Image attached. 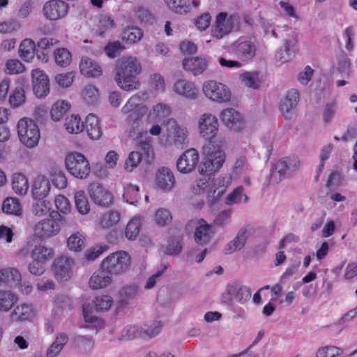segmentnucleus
I'll list each match as a JSON object with an SVG mask.
<instances>
[{"label": "nucleus", "mask_w": 357, "mask_h": 357, "mask_svg": "<svg viewBox=\"0 0 357 357\" xmlns=\"http://www.w3.org/2000/svg\"><path fill=\"white\" fill-rule=\"evenodd\" d=\"M142 161V153L139 151H132L128 158L126 159L124 165V169L129 172L136 168Z\"/></svg>", "instance_id": "bf43d9fd"}, {"label": "nucleus", "mask_w": 357, "mask_h": 357, "mask_svg": "<svg viewBox=\"0 0 357 357\" xmlns=\"http://www.w3.org/2000/svg\"><path fill=\"white\" fill-rule=\"evenodd\" d=\"M208 66V61L204 57H188L183 61V68L194 75L202 74Z\"/></svg>", "instance_id": "cd10ccee"}, {"label": "nucleus", "mask_w": 357, "mask_h": 357, "mask_svg": "<svg viewBox=\"0 0 357 357\" xmlns=\"http://www.w3.org/2000/svg\"><path fill=\"white\" fill-rule=\"evenodd\" d=\"M84 99L89 103L93 105L98 100V91L97 88L92 85L86 86L82 92Z\"/></svg>", "instance_id": "0e129e2a"}, {"label": "nucleus", "mask_w": 357, "mask_h": 357, "mask_svg": "<svg viewBox=\"0 0 357 357\" xmlns=\"http://www.w3.org/2000/svg\"><path fill=\"white\" fill-rule=\"evenodd\" d=\"M182 244L181 238L180 236H174L168 239L166 245V254L173 255H178L181 252Z\"/></svg>", "instance_id": "4d7b16f0"}, {"label": "nucleus", "mask_w": 357, "mask_h": 357, "mask_svg": "<svg viewBox=\"0 0 357 357\" xmlns=\"http://www.w3.org/2000/svg\"><path fill=\"white\" fill-rule=\"evenodd\" d=\"M21 280L20 273L15 268H0V284L14 285Z\"/></svg>", "instance_id": "c9c22d12"}, {"label": "nucleus", "mask_w": 357, "mask_h": 357, "mask_svg": "<svg viewBox=\"0 0 357 357\" xmlns=\"http://www.w3.org/2000/svg\"><path fill=\"white\" fill-rule=\"evenodd\" d=\"M112 275L107 270L100 268L96 271L89 280V286L93 289H98L108 286L112 280Z\"/></svg>", "instance_id": "c85d7f7f"}, {"label": "nucleus", "mask_w": 357, "mask_h": 357, "mask_svg": "<svg viewBox=\"0 0 357 357\" xmlns=\"http://www.w3.org/2000/svg\"><path fill=\"white\" fill-rule=\"evenodd\" d=\"M232 215V210L231 209H225L220 212H219L216 216L215 217L213 221V228L215 227H220V228H225L226 227L229 220H231Z\"/></svg>", "instance_id": "864d4df0"}, {"label": "nucleus", "mask_w": 357, "mask_h": 357, "mask_svg": "<svg viewBox=\"0 0 357 357\" xmlns=\"http://www.w3.org/2000/svg\"><path fill=\"white\" fill-rule=\"evenodd\" d=\"M252 231V227L249 225L241 227L234 237L225 247L224 252L225 254H231L242 250L247 242V240Z\"/></svg>", "instance_id": "6ab92c4d"}, {"label": "nucleus", "mask_w": 357, "mask_h": 357, "mask_svg": "<svg viewBox=\"0 0 357 357\" xmlns=\"http://www.w3.org/2000/svg\"><path fill=\"white\" fill-rule=\"evenodd\" d=\"M142 31L136 26L127 27L123 32V38L130 43H137L142 39Z\"/></svg>", "instance_id": "5fc2aeb1"}, {"label": "nucleus", "mask_w": 357, "mask_h": 357, "mask_svg": "<svg viewBox=\"0 0 357 357\" xmlns=\"http://www.w3.org/2000/svg\"><path fill=\"white\" fill-rule=\"evenodd\" d=\"M68 9V4L62 0H50L43 5V13L47 20L56 21L63 18Z\"/></svg>", "instance_id": "9b49d317"}, {"label": "nucleus", "mask_w": 357, "mask_h": 357, "mask_svg": "<svg viewBox=\"0 0 357 357\" xmlns=\"http://www.w3.org/2000/svg\"><path fill=\"white\" fill-rule=\"evenodd\" d=\"M54 251L52 248H47L43 245H36L32 249L31 257L32 259L38 260L45 264L47 261L53 257Z\"/></svg>", "instance_id": "e433bc0d"}, {"label": "nucleus", "mask_w": 357, "mask_h": 357, "mask_svg": "<svg viewBox=\"0 0 357 357\" xmlns=\"http://www.w3.org/2000/svg\"><path fill=\"white\" fill-rule=\"evenodd\" d=\"M17 132L20 140L29 148L38 144L40 139V131L34 121L22 119L17 123Z\"/></svg>", "instance_id": "0eeeda50"}, {"label": "nucleus", "mask_w": 357, "mask_h": 357, "mask_svg": "<svg viewBox=\"0 0 357 357\" xmlns=\"http://www.w3.org/2000/svg\"><path fill=\"white\" fill-rule=\"evenodd\" d=\"M17 296L8 291L0 290V312H8L17 303Z\"/></svg>", "instance_id": "37998d69"}, {"label": "nucleus", "mask_w": 357, "mask_h": 357, "mask_svg": "<svg viewBox=\"0 0 357 357\" xmlns=\"http://www.w3.org/2000/svg\"><path fill=\"white\" fill-rule=\"evenodd\" d=\"M172 219L170 212L165 208H160L155 212V222L160 226H165L169 224L172 221Z\"/></svg>", "instance_id": "774afa93"}, {"label": "nucleus", "mask_w": 357, "mask_h": 357, "mask_svg": "<svg viewBox=\"0 0 357 357\" xmlns=\"http://www.w3.org/2000/svg\"><path fill=\"white\" fill-rule=\"evenodd\" d=\"M225 160V155L222 150L217 149L207 153L199 166V174L213 176L222 166Z\"/></svg>", "instance_id": "9d476101"}, {"label": "nucleus", "mask_w": 357, "mask_h": 357, "mask_svg": "<svg viewBox=\"0 0 357 357\" xmlns=\"http://www.w3.org/2000/svg\"><path fill=\"white\" fill-rule=\"evenodd\" d=\"M32 213L38 217L50 213V203L43 199H38L32 206Z\"/></svg>", "instance_id": "052dcab7"}, {"label": "nucleus", "mask_w": 357, "mask_h": 357, "mask_svg": "<svg viewBox=\"0 0 357 357\" xmlns=\"http://www.w3.org/2000/svg\"><path fill=\"white\" fill-rule=\"evenodd\" d=\"M51 189L49 179L45 176L39 175L33 181L32 185V196L35 199H40L47 197Z\"/></svg>", "instance_id": "bb28decb"}, {"label": "nucleus", "mask_w": 357, "mask_h": 357, "mask_svg": "<svg viewBox=\"0 0 357 357\" xmlns=\"http://www.w3.org/2000/svg\"><path fill=\"white\" fill-rule=\"evenodd\" d=\"M204 95L213 101L218 102H227L231 98L229 89L225 84L214 80H209L203 84Z\"/></svg>", "instance_id": "1a4fd4ad"}, {"label": "nucleus", "mask_w": 357, "mask_h": 357, "mask_svg": "<svg viewBox=\"0 0 357 357\" xmlns=\"http://www.w3.org/2000/svg\"><path fill=\"white\" fill-rule=\"evenodd\" d=\"M171 113L170 107L164 103H158L153 107L152 110L153 115L158 120H162L169 116Z\"/></svg>", "instance_id": "338daca9"}, {"label": "nucleus", "mask_w": 357, "mask_h": 357, "mask_svg": "<svg viewBox=\"0 0 357 357\" xmlns=\"http://www.w3.org/2000/svg\"><path fill=\"white\" fill-rule=\"evenodd\" d=\"M234 45L235 54L241 61H249L255 56L257 47L255 42L250 40H238Z\"/></svg>", "instance_id": "412c9836"}, {"label": "nucleus", "mask_w": 357, "mask_h": 357, "mask_svg": "<svg viewBox=\"0 0 357 357\" xmlns=\"http://www.w3.org/2000/svg\"><path fill=\"white\" fill-rule=\"evenodd\" d=\"M70 104L65 100H59L52 106L50 115L54 121H59L70 109Z\"/></svg>", "instance_id": "de8ad7c7"}, {"label": "nucleus", "mask_w": 357, "mask_h": 357, "mask_svg": "<svg viewBox=\"0 0 357 357\" xmlns=\"http://www.w3.org/2000/svg\"><path fill=\"white\" fill-rule=\"evenodd\" d=\"M167 132L172 134L174 137V144L181 146L185 143L188 136V130L185 128L179 126L174 119H168L163 121Z\"/></svg>", "instance_id": "b1692460"}, {"label": "nucleus", "mask_w": 357, "mask_h": 357, "mask_svg": "<svg viewBox=\"0 0 357 357\" xmlns=\"http://www.w3.org/2000/svg\"><path fill=\"white\" fill-rule=\"evenodd\" d=\"M199 161V154L195 149L185 151L177 160V169L183 174L192 172Z\"/></svg>", "instance_id": "f3484780"}, {"label": "nucleus", "mask_w": 357, "mask_h": 357, "mask_svg": "<svg viewBox=\"0 0 357 357\" xmlns=\"http://www.w3.org/2000/svg\"><path fill=\"white\" fill-rule=\"evenodd\" d=\"M32 86L34 94L38 98H43L50 92V83L47 75L39 69H35L31 73Z\"/></svg>", "instance_id": "dca6fc26"}, {"label": "nucleus", "mask_w": 357, "mask_h": 357, "mask_svg": "<svg viewBox=\"0 0 357 357\" xmlns=\"http://www.w3.org/2000/svg\"><path fill=\"white\" fill-rule=\"evenodd\" d=\"M37 46L35 42L30 39L23 40L19 47L20 56L26 62H31L36 55Z\"/></svg>", "instance_id": "473e14b6"}, {"label": "nucleus", "mask_w": 357, "mask_h": 357, "mask_svg": "<svg viewBox=\"0 0 357 357\" xmlns=\"http://www.w3.org/2000/svg\"><path fill=\"white\" fill-rule=\"evenodd\" d=\"M199 130L200 135L205 139H212L216 136L218 131L217 118L211 114H202L199 120Z\"/></svg>", "instance_id": "4468645a"}, {"label": "nucleus", "mask_w": 357, "mask_h": 357, "mask_svg": "<svg viewBox=\"0 0 357 357\" xmlns=\"http://www.w3.org/2000/svg\"><path fill=\"white\" fill-rule=\"evenodd\" d=\"M82 74L89 77H98L102 73V68L99 63L89 57H82L79 63Z\"/></svg>", "instance_id": "c756f323"}, {"label": "nucleus", "mask_w": 357, "mask_h": 357, "mask_svg": "<svg viewBox=\"0 0 357 357\" xmlns=\"http://www.w3.org/2000/svg\"><path fill=\"white\" fill-rule=\"evenodd\" d=\"M252 291L250 287L243 284L238 280L229 282L221 295L222 302L231 304L234 302L245 305L251 298Z\"/></svg>", "instance_id": "f03ea898"}, {"label": "nucleus", "mask_w": 357, "mask_h": 357, "mask_svg": "<svg viewBox=\"0 0 357 357\" xmlns=\"http://www.w3.org/2000/svg\"><path fill=\"white\" fill-rule=\"evenodd\" d=\"M74 261L67 256L57 257L53 264V271L56 278L60 282L68 280L73 274L72 268Z\"/></svg>", "instance_id": "ddd939ff"}, {"label": "nucleus", "mask_w": 357, "mask_h": 357, "mask_svg": "<svg viewBox=\"0 0 357 357\" xmlns=\"http://www.w3.org/2000/svg\"><path fill=\"white\" fill-rule=\"evenodd\" d=\"M84 127L86 128L88 136L93 140L100 139L102 135V130L99 125L98 118L93 114H89L86 118Z\"/></svg>", "instance_id": "72a5a7b5"}, {"label": "nucleus", "mask_w": 357, "mask_h": 357, "mask_svg": "<svg viewBox=\"0 0 357 357\" xmlns=\"http://www.w3.org/2000/svg\"><path fill=\"white\" fill-rule=\"evenodd\" d=\"M67 171L74 177L86 179L91 173V166L87 158L82 153L73 152L68 154L65 159Z\"/></svg>", "instance_id": "39448f33"}, {"label": "nucleus", "mask_w": 357, "mask_h": 357, "mask_svg": "<svg viewBox=\"0 0 357 357\" xmlns=\"http://www.w3.org/2000/svg\"><path fill=\"white\" fill-rule=\"evenodd\" d=\"M298 43L297 34L291 31L283 40V46L276 53L275 57L281 63L289 61L293 55V48Z\"/></svg>", "instance_id": "4be33fe9"}, {"label": "nucleus", "mask_w": 357, "mask_h": 357, "mask_svg": "<svg viewBox=\"0 0 357 357\" xmlns=\"http://www.w3.org/2000/svg\"><path fill=\"white\" fill-rule=\"evenodd\" d=\"M89 193L93 202L100 206H108L113 201L112 193L98 183L91 184Z\"/></svg>", "instance_id": "aec40b11"}, {"label": "nucleus", "mask_w": 357, "mask_h": 357, "mask_svg": "<svg viewBox=\"0 0 357 357\" xmlns=\"http://www.w3.org/2000/svg\"><path fill=\"white\" fill-rule=\"evenodd\" d=\"M172 89L175 93L189 100L196 99L198 95V90L195 84L185 79H176Z\"/></svg>", "instance_id": "5701e85b"}, {"label": "nucleus", "mask_w": 357, "mask_h": 357, "mask_svg": "<svg viewBox=\"0 0 357 357\" xmlns=\"http://www.w3.org/2000/svg\"><path fill=\"white\" fill-rule=\"evenodd\" d=\"M12 188L19 195H24L28 192L29 185L28 178L22 173H15L12 177Z\"/></svg>", "instance_id": "f704fd0d"}, {"label": "nucleus", "mask_w": 357, "mask_h": 357, "mask_svg": "<svg viewBox=\"0 0 357 357\" xmlns=\"http://www.w3.org/2000/svg\"><path fill=\"white\" fill-rule=\"evenodd\" d=\"M185 229L188 231L195 229L194 241L196 244L201 246L208 244L215 234L213 225L207 223L204 219L188 221Z\"/></svg>", "instance_id": "423d86ee"}, {"label": "nucleus", "mask_w": 357, "mask_h": 357, "mask_svg": "<svg viewBox=\"0 0 357 357\" xmlns=\"http://www.w3.org/2000/svg\"><path fill=\"white\" fill-rule=\"evenodd\" d=\"M343 353V350L334 346H327L320 348L317 351V357H335Z\"/></svg>", "instance_id": "69168bd1"}, {"label": "nucleus", "mask_w": 357, "mask_h": 357, "mask_svg": "<svg viewBox=\"0 0 357 357\" xmlns=\"http://www.w3.org/2000/svg\"><path fill=\"white\" fill-rule=\"evenodd\" d=\"M300 166L296 156L286 157L279 160L271 169L270 179L273 183H279L291 176Z\"/></svg>", "instance_id": "20e7f679"}, {"label": "nucleus", "mask_w": 357, "mask_h": 357, "mask_svg": "<svg viewBox=\"0 0 357 357\" xmlns=\"http://www.w3.org/2000/svg\"><path fill=\"white\" fill-rule=\"evenodd\" d=\"M64 126L68 132L70 134H78L83 131L84 124L78 115L72 114L65 120Z\"/></svg>", "instance_id": "a19ab883"}, {"label": "nucleus", "mask_w": 357, "mask_h": 357, "mask_svg": "<svg viewBox=\"0 0 357 357\" xmlns=\"http://www.w3.org/2000/svg\"><path fill=\"white\" fill-rule=\"evenodd\" d=\"M34 234L40 239H47L57 235L60 228L57 222L50 218H47L38 222L33 228Z\"/></svg>", "instance_id": "2eb2a0df"}, {"label": "nucleus", "mask_w": 357, "mask_h": 357, "mask_svg": "<svg viewBox=\"0 0 357 357\" xmlns=\"http://www.w3.org/2000/svg\"><path fill=\"white\" fill-rule=\"evenodd\" d=\"M220 118L227 128L234 130L241 129L244 125L242 115L233 108L224 109L220 114Z\"/></svg>", "instance_id": "393cba45"}, {"label": "nucleus", "mask_w": 357, "mask_h": 357, "mask_svg": "<svg viewBox=\"0 0 357 357\" xmlns=\"http://www.w3.org/2000/svg\"><path fill=\"white\" fill-rule=\"evenodd\" d=\"M10 103L12 106L17 107L25 102V92L21 86H17L10 96Z\"/></svg>", "instance_id": "680f3d73"}, {"label": "nucleus", "mask_w": 357, "mask_h": 357, "mask_svg": "<svg viewBox=\"0 0 357 357\" xmlns=\"http://www.w3.org/2000/svg\"><path fill=\"white\" fill-rule=\"evenodd\" d=\"M239 17L237 15H231L227 17V13H220L216 17L215 25L211 29L213 37L220 39L229 33L232 29L238 24Z\"/></svg>", "instance_id": "6e6552de"}, {"label": "nucleus", "mask_w": 357, "mask_h": 357, "mask_svg": "<svg viewBox=\"0 0 357 357\" xmlns=\"http://www.w3.org/2000/svg\"><path fill=\"white\" fill-rule=\"evenodd\" d=\"M67 246L70 251L80 252L85 246V238L80 232L71 234L67 239Z\"/></svg>", "instance_id": "c03bdc74"}, {"label": "nucleus", "mask_w": 357, "mask_h": 357, "mask_svg": "<svg viewBox=\"0 0 357 357\" xmlns=\"http://www.w3.org/2000/svg\"><path fill=\"white\" fill-rule=\"evenodd\" d=\"M299 94L297 90H289L280 104V110L286 119H291L295 116V108L298 102Z\"/></svg>", "instance_id": "a211bd4d"}, {"label": "nucleus", "mask_w": 357, "mask_h": 357, "mask_svg": "<svg viewBox=\"0 0 357 357\" xmlns=\"http://www.w3.org/2000/svg\"><path fill=\"white\" fill-rule=\"evenodd\" d=\"M140 230V222L137 218H132L127 225L125 234L128 239L134 240L138 236Z\"/></svg>", "instance_id": "13d9d810"}, {"label": "nucleus", "mask_w": 357, "mask_h": 357, "mask_svg": "<svg viewBox=\"0 0 357 357\" xmlns=\"http://www.w3.org/2000/svg\"><path fill=\"white\" fill-rule=\"evenodd\" d=\"M55 63L61 67H66L72 61L70 52L66 48H58L54 52Z\"/></svg>", "instance_id": "8fccbe9b"}, {"label": "nucleus", "mask_w": 357, "mask_h": 357, "mask_svg": "<svg viewBox=\"0 0 357 357\" xmlns=\"http://www.w3.org/2000/svg\"><path fill=\"white\" fill-rule=\"evenodd\" d=\"M101 264L103 270H107L112 275H121L128 270L130 257L125 251H117L105 257Z\"/></svg>", "instance_id": "7ed1b4c3"}, {"label": "nucleus", "mask_w": 357, "mask_h": 357, "mask_svg": "<svg viewBox=\"0 0 357 357\" xmlns=\"http://www.w3.org/2000/svg\"><path fill=\"white\" fill-rule=\"evenodd\" d=\"M68 335L66 333H57L54 342L46 350V357H57L68 342Z\"/></svg>", "instance_id": "2f4dec72"}, {"label": "nucleus", "mask_w": 357, "mask_h": 357, "mask_svg": "<svg viewBox=\"0 0 357 357\" xmlns=\"http://www.w3.org/2000/svg\"><path fill=\"white\" fill-rule=\"evenodd\" d=\"M33 314V310L30 305L21 304L17 305L10 314V317L15 321H25L29 320Z\"/></svg>", "instance_id": "ea45409f"}, {"label": "nucleus", "mask_w": 357, "mask_h": 357, "mask_svg": "<svg viewBox=\"0 0 357 357\" xmlns=\"http://www.w3.org/2000/svg\"><path fill=\"white\" fill-rule=\"evenodd\" d=\"M73 343L80 354H89L93 348L91 337L84 335H75L73 337Z\"/></svg>", "instance_id": "58836bf2"}, {"label": "nucleus", "mask_w": 357, "mask_h": 357, "mask_svg": "<svg viewBox=\"0 0 357 357\" xmlns=\"http://www.w3.org/2000/svg\"><path fill=\"white\" fill-rule=\"evenodd\" d=\"M125 49V47L119 41L109 43L104 48L106 55L109 58L119 56Z\"/></svg>", "instance_id": "e2e57ef3"}, {"label": "nucleus", "mask_w": 357, "mask_h": 357, "mask_svg": "<svg viewBox=\"0 0 357 357\" xmlns=\"http://www.w3.org/2000/svg\"><path fill=\"white\" fill-rule=\"evenodd\" d=\"M167 6L173 12L185 14L190 11L192 6L197 8L199 5L198 0H164Z\"/></svg>", "instance_id": "7c9ffc66"}, {"label": "nucleus", "mask_w": 357, "mask_h": 357, "mask_svg": "<svg viewBox=\"0 0 357 357\" xmlns=\"http://www.w3.org/2000/svg\"><path fill=\"white\" fill-rule=\"evenodd\" d=\"M143 338H152L156 336L162 329L160 321H155L149 324L142 326Z\"/></svg>", "instance_id": "603ef678"}, {"label": "nucleus", "mask_w": 357, "mask_h": 357, "mask_svg": "<svg viewBox=\"0 0 357 357\" xmlns=\"http://www.w3.org/2000/svg\"><path fill=\"white\" fill-rule=\"evenodd\" d=\"M141 70L142 66L137 58L130 56H122L116 63L115 80L125 91L138 89L140 83L137 79V75Z\"/></svg>", "instance_id": "f257e3e1"}, {"label": "nucleus", "mask_w": 357, "mask_h": 357, "mask_svg": "<svg viewBox=\"0 0 357 357\" xmlns=\"http://www.w3.org/2000/svg\"><path fill=\"white\" fill-rule=\"evenodd\" d=\"M119 220L120 213L116 211H109L101 216L100 225L104 229H109L116 225Z\"/></svg>", "instance_id": "09e8293b"}, {"label": "nucleus", "mask_w": 357, "mask_h": 357, "mask_svg": "<svg viewBox=\"0 0 357 357\" xmlns=\"http://www.w3.org/2000/svg\"><path fill=\"white\" fill-rule=\"evenodd\" d=\"M2 211L8 214L20 215L22 208L19 200L13 197L6 198L2 204Z\"/></svg>", "instance_id": "49530a36"}, {"label": "nucleus", "mask_w": 357, "mask_h": 357, "mask_svg": "<svg viewBox=\"0 0 357 357\" xmlns=\"http://www.w3.org/2000/svg\"><path fill=\"white\" fill-rule=\"evenodd\" d=\"M75 206L77 211L82 215H86L90 211V204L84 191L79 190L75 193Z\"/></svg>", "instance_id": "a18cd8bd"}, {"label": "nucleus", "mask_w": 357, "mask_h": 357, "mask_svg": "<svg viewBox=\"0 0 357 357\" xmlns=\"http://www.w3.org/2000/svg\"><path fill=\"white\" fill-rule=\"evenodd\" d=\"M155 183L160 190L165 192L171 191L175 184L173 172L167 167L159 169L156 173Z\"/></svg>", "instance_id": "a878e982"}, {"label": "nucleus", "mask_w": 357, "mask_h": 357, "mask_svg": "<svg viewBox=\"0 0 357 357\" xmlns=\"http://www.w3.org/2000/svg\"><path fill=\"white\" fill-rule=\"evenodd\" d=\"M139 190L138 186L131 183L127 184L124 188L123 199L130 204H135L139 199Z\"/></svg>", "instance_id": "3c124183"}, {"label": "nucleus", "mask_w": 357, "mask_h": 357, "mask_svg": "<svg viewBox=\"0 0 357 357\" xmlns=\"http://www.w3.org/2000/svg\"><path fill=\"white\" fill-rule=\"evenodd\" d=\"M202 177L197 180L195 185L192 186V190L194 194H201L204 191H208L213 188V178L211 174H205L202 175Z\"/></svg>", "instance_id": "79ce46f5"}, {"label": "nucleus", "mask_w": 357, "mask_h": 357, "mask_svg": "<svg viewBox=\"0 0 357 357\" xmlns=\"http://www.w3.org/2000/svg\"><path fill=\"white\" fill-rule=\"evenodd\" d=\"M148 98V93L145 91H139L132 96L122 107L121 112L124 114H129L128 119L135 122L142 116L140 109L137 107Z\"/></svg>", "instance_id": "f8f14e48"}, {"label": "nucleus", "mask_w": 357, "mask_h": 357, "mask_svg": "<svg viewBox=\"0 0 357 357\" xmlns=\"http://www.w3.org/2000/svg\"><path fill=\"white\" fill-rule=\"evenodd\" d=\"M139 292L138 286L134 284H128L121 288L119 291V303L121 307L128 305V301L137 297Z\"/></svg>", "instance_id": "4c0bfd02"}, {"label": "nucleus", "mask_w": 357, "mask_h": 357, "mask_svg": "<svg viewBox=\"0 0 357 357\" xmlns=\"http://www.w3.org/2000/svg\"><path fill=\"white\" fill-rule=\"evenodd\" d=\"M93 303L97 311H107L110 309L113 300L109 295H101L95 298Z\"/></svg>", "instance_id": "6e6d98bb"}]
</instances>
